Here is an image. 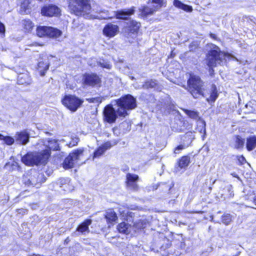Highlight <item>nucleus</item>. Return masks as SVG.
Returning a JSON list of instances; mask_svg holds the SVG:
<instances>
[{
    "label": "nucleus",
    "mask_w": 256,
    "mask_h": 256,
    "mask_svg": "<svg viewBox=\"0 0 256 256\" xmlns=\"http://www.w3.org/2000/svg\"><path fill=\"white\" fill-rule=\"evenodd\" d=\"M135 10L134 7L129 8L121 10L115 12L114 16H130L134 14Z\"/></svg>",
    "instance_id": "b1692460"
},
{
    "label": "nucleus",
    "mask_w": 256,
    "mask_h": 256,
    "mask_svg": "<svg viewBox=\"0 0 256 256\" xmlns=\"http://www.w3.org/2000/svg\"><path fill=\"white\" fill-rule=\"evenodd\" d=\"M84 154V148H80L74 150L66 158L63 163V166L65 169H68L74 166V164L78 160L81 159Z\"/></svg>",
    "instance_id": "423d86ee"
},
{
    "label": "nucleus",
    "mask_w": 256,
    "mask_h": 256,
    "mask_svg": "<svg viewBox=\"0 0 256 256\" xmlns=\"http://www.w3.org/2000/svg\"><path fill=\"white\" fill-rule=\"evenodd\" d=\"M138 176L136 174L128 173L126 176V186L127 188L134 191H136L138 189L137 182Z\"/></svg>",
    "instance_id": "9d476101"
},
{
    "label": "nucleus",
    "mask_w": 256,
    "mask_h": 256,
    "mask_svg": "<svg viewBox=\"0 0 256 256\" xmlns=\"http://www.w3.org/2000/svg\"><path fill=\"white\" fill-rule=\"evenodd\" d=\"M6 28L4 24L0 22V36L3 38L5 36Z\"/></svg>",
    "instance_id": "ea45409f"
},
{
    "label": "nucleus",
    "mask_w": 256,
    "mask_h": 256,
    "mask_svg": "<svg viewBox=\"0 0 256 256\" xmlns=\"http://www.w3.org/2000/svg\"><path fill=\"white\" fill-rule=\"evenodd\" d=\"M49 64L48 62H39L38 64V69L42 76L45 74L48 68Z\"/></svg>",
    "instance_id": "bb28decb"
},
{
    "label": "nucleus",
    "mask_w": 256,
    "mask_h": 256,
    "mask_svg": "<svg viewBox=\"0 0 256 256\" xmlns=\"http://www.w3.org/2000/svg\"><path fill=\"white\" fill-rule=\"evenodd\" d=\"M61 10L56 5L49 4L44 6L41 10L42 16H58Z\"/></svg>",
    "instance_id": "f8f14e48"
},
{
    "label": "nucleus",
    "mask_w": 256,
    "mask_h": 256,
    "mask_svg": "<svg viewBox=\"0 0 256 256\" xmlns=\"http://www.w3.org/2000/svg\"><path fill=\"white\" fill-rule=\"evenodd\" d=\"M246 107L248 110V112H256V102H249L246 105Z\"/></svg>",
    "instance_id": "e433bc0d"
},
{
    "label": "nucleus",
    "mask_w": 256,
    "mask_h": 256,
    "mask_svg": "<svg viewBox=\"0 0 256 256\" xmlns=\"http://www.w3.org/2000/svg\"><path fill=\"white\" fill-rule=\"evenodd\" d=\"M117 144L116 141L107 142L100 146L94 154L93 158H99L107 150Z\"/></svg>",
    "instance_id": "2eb2a0df"
},
{
    "label": "nucleus",
    "mask_w": 256,
    "mask_h": 256,
    "mask_svg": "<svg viewBox=\"0 0 256 256\" xmlns=\"http://www.w3.org/2000/svg\"><path fill=\"white\" fill-rule=\"evenodd\" d=\"M125 18H126V17H125ZM124 20H126V18H124Z\"/></svg>",
    "instance_id": "6e6d98bb"
},
{
    "label": "nucleus",
    "mask_w": 256,
    "mask_h": 256,
    "mask_svg": "<svg viewBox=\"0 0 256 256\" xmlns=\"http://www.w3.org/2000/svg\"><path fill=\"white\" fill-rule=\"evenodd\" d=\"M85 84L89 86H95L100 84V78L96 74H86L84 76Z\"/></svg>",
    "instance_id": "dca6fc26"
},
{
    "label": "nucleus",
    "mask_w": 256,
    "mask_h": 256,
    "mask_svg": "<svg viewBox=\"0 0 256 256\" xmlns=\"http://www.w3.org/2000/svg\"><path fill=\"white\" fill-rule=\"evenodd\" d=\"M210 38H212L216 40V34H210Z\"/></svg>",
    "instance_id": "49530a36"
},
{
    "label": "nucleus",
    "mask_w": 256,
    "mask_h": 256,
    "mask_svg": "<svg viewBox=\"0 0 256 256\" xmlns=\"http://www.w3.org/2000/svg\"><path fill=\"white\" fill-rule=\"evenodd\" d=\"M157 85L156 80H150L146 82L143 85L144 88H154Z\"/></svg>",
    "instance_id": "c9c22d12"
},
{
    "label": "nucleus",
    "mask_w": 256,
    "mask_h": 256,
    "mask_svg": "<svg viewBox=\"0 0 256 256\" xmlns=\"http://www.w3.org/2000/svg\"><path fill=\"white\" fill-rule=\"evenodd\" d=\"M152 3L157 4L159 7L166 6V1L164 0H151Z\"/></svg>",
    "instance_id": "a19ab883"
},
{
    "label": "nucleus",
    "mask_w": 256,
    "mask_h": 256,
    "mask_svg": "<svg viewBox=\"0 0 256 256\" xmlns=\"http://www.w3.org/2000/svg\"><path fill=\"white\" fill-rule=\"evenodd\" d=\"M118 18H122L123 17H120V16H118Z\"/></svg>",
    "instance_id": "5fc2aeb1"
},
{
    "label": "nucleus",
    "mask_w": 256,
    "mask_h": 256,
    "mask_svg": "<svg viewBox=\"0 0 256 256\" xmlns=\"http://www.w3.org/2000/svg\"><path fill=\"white\" fill-rule=\"evenodd\" d=\"M244 144V139L242 138L240 136H236L234 138L233 146L236 149L243 148Z\"/></svg>",
    "instance_id": "cd10ccee"
},
{
    "label": "nucleus",
    "mask_w": 256,
    "mask_h": 256,
    "mask_svg": "<svg viewBox=\"0 0 256 256\" xmlns=\"http://www.w3.org/2000/svg\"><path fill=\"white\" fill-rule=\"evenodd\" d=\"M62 32L52 26H48V37L50 38H58L62 34Z\"/></svg>",
    "instance_id": "aec40b11"
},
{
    "label": "nucleus",
    "mask_w": 256,
    "mask_h": 256,
    "mask_svg": "<svg viewBox=\"0 0 256 256\" xmlns=\"http://www.w3.org/2000/svg\"><path fill=\"white\" fill-rule=\"evenodd\" d=\"M140 26V24L134 20H130L125 28L124 33L127 38H136Z\"/></svg>",
    "instance_id": "1a4fd4ad"
},
{
    "label": "nucleus",
    "mask_w": 256,
    "mask_h": 256,
    "mask_svg": "<svg viewBox=\"0 0 256 256\" xmlns=\"http://www.w3.org/2000/svg\"><path fill=\"white\" fill-rule=\"evenodd\" d=\"M114 106L108 104L104 110V119L109 124L114 122L118 117L124 118L128 116L129 112L136 107V100L127 94L116 100Z\"/></svg>",
    "instance_id": "f257e3e1"
},
{
    "label": "nucleus",
    "mask_w": 256,
    "mask_h": 256,
    "mask_svg": "<svg viewBox=\"0 0 256 256\" xmlns=\"http://www.w3.org/2000/svg\"><path fill=\"white\" fill-rule=\"evenodd\" d=\"M10 164V162L6 163V167L8 166Z\"/></svg>",
    "instance_id": "603ef678"
},
{
    "label": "nucleus",
    "mask_w": 256,
    "mask_h": 256,
    "mask_svg": "<svg viewBox=\"0 0 256 256\" xmlns=\"http://www.w3.org/2000/svg\"><path fill=\"white\" fill-rule=\"evenodd\" d=\"M19 210L20 211L19 212L20 213L21 212V211L22 212H23L24 211V210L22 209V210Z\"/></svg>",
    "instance_id": "864d4df0"
},
{
    "label": "nucleus",
    "mask_w": 256,
    "mask_h": 256,
    "mask_svg": "<svg viewBox=\"0 0 256 256\" xmlns=\"http://www.w3.org/2000/svg\"><path fill=\"white\" fill-rule=\"evenodd\" d=\"M48 26H39L36 28V34L39 37H48Z\"/></svg>",
    "instance_id": "c85d7f7f"
},
{
    "label": "nucleus",
    "mask_w": 256,
    "mask_h": 256,
    "mask_svg": "<svg viewBox=\"0 0 256 256\" xmlns=\"http://www.w3.org/2000/svg\"><path fill=\"white\" fill-rule=\"evenodd\" d=\"M185 112L190 118L197 122L198 125H199L200 127H201L199 130L200 132L206 134V122L200 118L198 112L188 110H185Z\"/></svg>",
    "instance_id": "9b49d317"
},
{
    "label": "nucleus",
    "mask_w": 256,
    "mask_h": 256,
    "mask_svg": "<svg viewBox=\"0 0 256 256\" xmlns=\"http://www.w3.org/2000/svg\"><path fill=\"white\" fill-rule=\"evenodd\" d=\"M189 91L194 98L204 96L203 82L199 76L190 74L188 82Z\"/></svg>",
    "instance_id": "20e7f679"
},
{
    "label": "nucleus",
    "mask_w": 256,
    "mask_h": 256,
    "mask_svg": "<svg viewBox=\"0 0 256 256\" xmlns=\"http://www.w3.org/2000/svg\"><path fill=\"white\" fill-rule=\"evenodd\" d=\"M182 140H183L184 142V144H186L187 142H188V138H186V134L183 136L182 137Z\"/></svg>",
    "instance_id": "c03bdc74"
},
{
    "label": "nucleus",
    "mask_w": 256,
    "mask_h": 256,
    "mask_svg": "<svg viewBox=\"0 0 256 256\" xmlns=\"http://www.w3.org/2000/svg\"><path fill=\"white\" fill-rule=\"evenodd\" d=\"M70 140V141L66 144V145L69 148H72L75 146H76L79 142V138L75 136H71Z\"/></svg>",
    "instance_id": "4c0bfd02"
},
{
    "label": "nucleus",
    "mask_w": 256,
    "mask_h": 256,
    "mask_svg": "<svg viewBox=\"0 0 256 256\" xmlns=\"http://www.w3.org/2000/svg\"><path fill=\"white\" fill-rule=\"evenodd\" d=\"M15 138L18 144L25 145L29 141L30 134L26 130H24L20 132H17Z\"/></svg>",
    "instance_id": "f3484780"
},
{
    "label": "nucleus",
    "mask_w": 256,
    "mask_h": 256,
    "mask_svg": "<svg viewBox=\"0 0 256 256\" xmlns=\"http://www.w3.org/2000/svg\"><path fill=\"white\" fill-rule=\"evenodd\" d=\"M118 32V26L110 23L106 25L102 30L103 34L110 38L114 37Z\"/></svg>",
    "instance_id": "4468645a"
},
{
    "label": "nucleus",
    "mask_w": 256,
    "mask_h": 256,
    "mask_svg": "<svg viewBox=\"0 0 256 256\" xmlns=\"http://www.w3.org/2000/svg\"><path fill=\"white\" fill-rule=\"evenodd\" d=\"M254 202L256 204V196L254 198Z\"/></svg>",
    "instance_id": "09e8293b"
},
{
    "label": "nucleus",
    "mask_w": 256,
    "mask_h": 256,
    "mask_svg": "<svg viewBox=\"0 0 256 256\" xmlns=\"http://www.w3.org/2000/svg\"><path fill=\"white\" fill-rule=\"evenodd\" d=\"M190 162V158L188 156H183L178 162V166L180 168L187 167Z\"/></svg>",
    "instance_id": "c756f323"
},
{
    "label": "nucleus",
    "mask_w": 256,
    "mask_h": 256,
    "mask_svg": "<svg viewBox=\"0 0 256 256\" xmlns=\"http://www.w3.org/2000/svg\"><path fill=\"white\" fill-rule=\"evenodd\" d=\"M238 158L240 164H243L246 162V160L243 156H238Z\"/></svg>",
    "instance_id": "37998d69"
},
{
    "label": "nucleus",
    "mask_w": 256,
    "mask_h": 256,
    "mask_svg": "<svg viewBox=\"0 0 256 256\" xmlns=\"http://www.w3.org/2000/svg\"><path fill=\"white\" fill-rule=\"evenodd\" d=\"M92 220L87 219L84 220L77 228L76 230L72 233L74 236H78L80 234H85L86 233L90 232L89 226L92 224Z\"/></svg>",
    "instance_id": "ddd939ff"
},
{
    "label": "nucleus",
    "mask_w": 256,
    "mask_h": 256,
    "mask_svg": "<svg viewBox=\"0 0 256 256\" xmlns=\"http://www.w3.org/2000/svg\"><path fill=\"white\" fill-rule=\"evenodd\" d=\"M31 6L30 0H24L20 6V12L22 15H28L30 13Z\"/></svg>",
    "instance_id": "6ab92c4d"
},
{
    "label": "nucleus",
    "mask_w": 256,
    "mask_h": 256,
    "mask_svg": "<svg viewBox=\"0 0 256 256\" xmlns=\"http://www.w3.org/2000/svg\"><path fill=\"white\" fill-rule=\"evenodd\" d=\"M103 12L104 14H108L107 13L108 12Z\"/></svg>",
    "instance_id": "3c124183"
},
{
    "label": "nucleus",
    "mask_w": 256,
    "mask_h": 256,
    "mask_svg": "<svg viewBox=\"0 0 256 256\" xmlns=\"http://www.w3.org/2000/svg\"><path fill=\"white\" fill-rule=\"evenodd\" d=\"M46 181V178L44 174L39 173L36 170H33L31 173V176L29 178H24V183L28 186H32L39 188L42 182Z\"/></svg>",
    "instance_id": "6e6552de"
},
{
    "label": "nucleus",
    "mask_w": 256,
    "mask_h": 256,
    "mask_svg": "<svg viewBox=\"0 0 256 256\" xmlns=\"http://www.w3.org/2000/svg\"><path fill=\"white\" fill-rule=\"evenodd\" d=\"M58 142H68L67 140L66 139H62L59 140L52 138H48L41 140L38 145H40L42 149L41 152L43 154V156H44V160H48L50 156L51 150L57 151L60 150Z\"/></svg>",
    "instance_id": "7ed1b4c3"
},
{
    "label": "nucleus",
    "mask_w": 256,
    "mask_h": 256,
    "mask_svg": "<svg viewBox=\"0 0 256 256\" xmlns=\"http://www.w3.org/2000/svg\"><path fill=\"white\" fill-rule=\"evenodd\" d=\"M83 102V100L74 95H66L62 100V104L73 112H76Z\"/></svg>",
    "instance_id": "0eeeda50"
},
{
    "label": "nucleus",
    "mask_w": 256,
    "mask_h": 256,
    "mask_svg": "<svg viewBox=\"0 0 256 256\" xmlns=\"http://www.w3.org/2000/svg\"><path fill=\"white\" fill-rule=\"evenodd\" d=\"M0 140H2L8 145H12L14 144V138L9 136H4L0 134Z\"/></svg>",
    "instance_id": "f704fd0d"
},
{
    "label": "nucleus",
    "mask_w": 256,
    "mask_h": 256,
    "mask_svg": "<svg viewBox=\"0 0 256 256\" xmlns=\"http://www.w3.org/2000/svg\"><path fill=\"white\" fill-rule=\"evenodd\" d=\"M93 60H96L95 58H92L88 62V64L92 67H96L98 66V64H97L96 62H95Z\"/></svg>",
    "instance_id": "79ce46f5"
},
{
    "label": "nucleus",
    "mask_w": 256,
    "mask_h": 256,
    "mask_svg": "<svg viewBox=\"0 0 256 256\" xmlns=\"http://www.w3.org/2000/svg\"><path fill=\"white\" fill-rule=\"evenodd\" d=\"M105 218L108 223L113 224V222H115L118 218L116 212L112 209L107 210L105 214Z\"/></svg>",
    "instance_id": "5701e85b"
},
{
    "label": "nucleus",
    "mask_w": 256,
    "mask_h": 256,
    "mask_svg": "<svg viewBox=\"0 0 256 256\" xmlns=\"http://www.w3.org/2000/svg\"><path fill=\"white\" fill-rule=\"evenodd\" d=\"M186 138H188V140L186 144H181L176 146L174 150L175 154H179L180 151L188 147L192 141L193 135L192 132H187L186 134Z\"/></svg>",
    "instance_id": "a211bd4d"
},
{
    "label": "nucleus",
    "mask_w": 256,
    "mask_h": 256,
    "mask_svg": "<svg viewBox=\"0 0 256 256\" xmlns=\"http://www.w3.org/2000/svg\"><path fill=\"white\" fill-rule=\"evenodd\" d=\"M173 4L176 8L185 12H191L192 10V8L191 6L184 4L179 0H174Z\"/></svg>",
    "instance_id": "4be33fe9"
},
{
    "label": "nucleus",
    "mask_w": 256,
    "mask_h": 256,
    "mask_svg": "<svg viewBox=\"0 0 256 256\" xmlns=\"http://www.w3.org/2000/svg\"><path fill=\"white\" fill-rule=\"evenodd\" d=\"M186 244L184 242H181L180 244V247L182 249H184L185 248Z\"/></svg>",
    "instance_id": "a18cd8bd"
},
{
    "label": "nucleus",
    "mask_w": 256,
    "mask_h": 256,
    "mask_svg": "<svg viewBox=\"0 0 256 256\" xmlns=\"http://www.w3.org/2000/svg\"><path fill=\"white\" fill-rule=\"evenodd\" d=\"M211 50L207 54L206 63L210 67V74L214 72L212 68L216 66L217 65H224L227 60L231 58L230 54L222 52L220 48L216 45L210 44Z\"/></svg>",
    "instance_id": "f03ea898"
},
{
    "label": "nucleus",
    "mask_w": 256,
    "mask_h": 256,
    "mask_svg": "<svg viewBox=\"0 0 256 256\" xmlns=\"http://www.w3.org/2000/svg\"><path fill=\"white\" fill-rule=\"evenodd\" d=\"M246 146L248 151L253 150L256 146V136H253L248 138Z\"/></svg>",
    "instance_id": "a878e982"
},
{
    "label": "nucleus",
    "mask_w": 256,
    "mask_h": 256,
    "mask_svg": "<svg viewBox=\"0 0 256 256\" xmlns=\"http://www.w3.org/2000/svg\"><path fill=\"white\" fill-rule=\"evenodd\" d=\"M140 10L141 12L140 14L142 16H146L147 15L152 14L154 11L152 8L144 6L140 8Z\"/></svg>",
    "instance_id": "2f4dec72"
},
{
    "label": "nucleus",
    "mask_w": 256,
    "mask_h": 256,
    "mask_svg": "<svg viewBox=\"0 0 256 256\" xmlns=\"http://www.w3.org/2000/svg\"><path fill=\"white\" fill-rule=\"evenodd\" d=\"M44 159V156L40 152L39 153L28 152L22 158V162L27 166L38 165L39 164H45L47 162Z\"/></svg>",
    "instance_id": "39448f33"
},
{
    "label": "nucleus",
    "mask_w": 256,
    "mask_h": 256,
    "mask_svg": "<svg viewBox=\"0 0 256 256\" xmlns=\"http://www.w3.org/2000/svg\"><path fill=\"white\" fill-rule=\"evenodd\" d=\"M30 82V79L26 74H20L18 77V83L19 84H29Z\"/></svg>",
    "instance_id": "393cba45"
},
{
    "label": "nucleus",
    "mask_w": 256,
    "mask_h": 256,
    "mask_svg": "<svg viewBox=\"0 0 256 256\" xmlns=\"http://www.w3.org/2000/svg\"><path fill=\"white\" fill-rule=\"evenodd\" d=\"M93 60L96 62L98 66L102 68H106L108 70H110L112 68V65L108 60L103 59L100 60L99 61H97L96 60Z\"/></svg>",
    "instance_id": "7c9ffc66"
},
{
    "label": "nucleus",
    "mask_w": 256,
    "mask_h": 256,
    "mask_svg": "<svg viewBox=\"0 0 256 256\" xmlns=\"http://www.w3.org/2000/svg\"><path fill=\"white\" fill-rule=\"evenodd\" d=\"M70 241V240L68 237L64 240V244H67Z\"/></svg>",
    "instance_id": "de8ad7c7"
},
{
    "label": "nucleus",
    "mask_w": 256,
    "mask_h": 256,
    "mask_svg": "<svg viewBox=\"0 0 256 256\" xmlns=\"http://www.w3.org/2000/svg\"><path fill=\"white\" fill-rule=\"evenodd\" d=\"M217 97L218 94L216 91V88L214 86L212 88L210 95L208 98H207V100L208 102H214Z\"/></svg>",
    "instance_id": "72a5a7b5"
},
{
    "label": "nucleus",
    "mask_w": 256,
    "mask_h": 256,
    "mask_svg": "<svg viewBox=\"0 0 256 256\" xmlns=\"http://www.w3.org/2000/svg\"><path fill=\"white\" fill-rule=\"evenodd\" d=\"M117 228L120 232L128 234L131 232L132 226L125 222H123L118 224Z\"/></svg>",
    "instance_id": "412c9836"
},
{
    "label": "nucleus",
    "mask_w": 256,
    "mask_h": 256,
    "mask_svg": "<svg viewBox=\"0 0 256 256\" xmlns=\"http://www.w3.org/2000/svg\"><path fill=\"white\" fill-rule=\"evenodd\" d=\"M222 221L226 225H228L232 221V216L230 214H225L222 216Z\"/></svg>",
    "instance_id": "58836bf2"
},
{
    "label": "nucleus",
    "mask_w": 256,
    "mask_h": 256,
    "mask_svg": "<svg viewBox=\"0 0 256 256\" xmlns=\"http://www.w3.org/2000/svg\"><path fill=\"white\" fill-rule=\"evenodd\" d=\"M22 25L24 28L28 32L30 31L34 26V24L28 19L24 20Z\"/></svg>",
    "instance_id": "473e14b6"
},
{
    "label": "nucleus",
    "mask_w": 256,
    "mask_h": 256,
    "mask_svg": "<svg viewBox=\"0 0 256 256\" xmlns=\"http://www.w3.org/2000/svg\"><path fill=\"white\" fill-rule=\"evenodd\" d=\"M17 165H18V164L16 162H15V163H14L13 164H12V166H16Z\"/></svg>",
    "instance_id": "8fccbe9b"
}]
</instances>
